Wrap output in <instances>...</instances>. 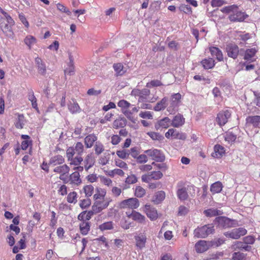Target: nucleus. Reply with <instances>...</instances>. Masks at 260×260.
I'll list each match as a JSON object with an SVG mask.
<instances>
[{
  "label": "nucleus",
  "mask_w": 260,
  "mask_h": 260,
  "mask_svg": "<svg viewBox=\"0 0 260 260\" xmlns=\"http://www.w3.org/2000/svg\"><path fill=\"white\" fill-rule=\"evenodd\" d=\"M204 213L207 217H213L217 215H220L222 214L223 212L216 209L210 208L205 210L204 211Z\"/></svg>",
  "instance_id": "nucleus-26"
},
{
  "label": "nucleus",
  "mask_w": 260,
  "mask_h": 260,
  "mask_svg": "<svg viewBox=\"0 0 260 260\" xmlns=\"http://www.w3.org/2000/svg\"><path fill=\"white\" fill-rule=\"evenodd\" d=\"M227 54L229 57L236 59L239 53V47L235 44L230 43L226 47Z\"/></svg>",
  "instance_id": "nucleus-9"
},
{
  "label": "nucleus",
  "mask_w": 260,
  "mask_h": 260,
  "mask_svg": "<svg viewBox=\"0 0 260 260\" xmlns=\"http://www.w3.org/2000/svg\"><path fill=\"white\" fill-rule=\"evenodd\" d=\"M246 122L247 123L252 124L254 126H257L260 122V116H248L246 118Z\"/></svg>",
  "instance_id": "nucleus-34"
},
{
  "label": "nucleus",
  "mask_w": 260,
  "mask_h": 260,
  "mask_svg": "<svg viewBox=\"0 0 260 260\" xmlns=\"http://www.w3.org/2000/svg\"><path fill=\"white\" fill-rule=\"evenodd\" d=\"M76 153L73 147H69L67 150V157L68 160H72L74 155Z\"/></svg>",
  "instance_id": "nucleus-59"
},
{
  "label": "nucleus",
  "mask_w": 260,
  "mask_h": 260,
  "mask_svg": "<svg viewBox=\"0 0 260 260\" xmlns=\"http://www.w3.org/2000/svg\"><path fill=\"white\" fill-rule=\"evenodd\" d=\"M144 153L152 157V159L157 162H162L165 159V155L160 150L156 149L145 150Z\"/></svg>",
  "instance_id": "nucleus-7"
},
{
  "label": "nucleus",
  "mask_w": 260,
  "mask_h": 260,
  "mask_svg": "<svg viewBox=\"0 0 260 260\" xmlns=\"http://www.w3.org/2000/svg\"><path fill=\"white\" fill-rule=\"evenodd\" d=\"M165 192L164 191H158L154 195L152 201L155 204H159L165 199Z\"/></svg>",
  "instance_id": "nucleus-33"
},
{
  "label": "nucleus",
  "mask_w": 260,
  "mask_h": 260,
  "mask_svg": "<svg viewBox=\"0 0 260 260\" xmlns=\"http://www.w3.org/2000/svg\"><path fill=\"white\" fill-rule=\"evenodd\" d=\"M168 105V98L164 97L159 102H158L154 107V110L156 111H160L164 110Z\"/></svg>",
  "instance_id": "nucleus-19"
},
{
  "label": "nucleus",
  "mask_w": 260,
  "mask_h": 260,
  "mask_svg": "<svg viewBox=\"0 0 260 260\" xmlns=\"http://www.w3.org/2000/svg\"><path fill=\"white\" fill-rule=\"evenodd\" d=\"M231 115H217L216 118V121L217 123L222 126L224 125L228 121V119L230 118Z\"/></svg>",
  "instance_id": "nucleus-36"
},
{
  "label": "nucleus",
  "mask_w": 260,
  "mask_h": 260,
  "mask_svg": "<svg viewBox=\"0 0 260 260\" xmlns=\"http://www.w3.org/2000/svg\"><path fill=\"white\" fill-rule=\"evenodd\" d=\"M214 226L212 224H206L198 227L194 230L193 235L195 237L205 238L210 234L214 232Z\"/></svg>",
  "instance_id": "nucleus-3"
},
{
  "label": "nucleus",
  "mask_w": 260,
  "mask_h": 260,
  "mask_svg": "<svg viewBox=\"0 0 260 260\" xmlns=\"http://www.w3.org/2000/svg\"><path fill=\"white\" fill-rule=\"evenodd\" d=\"M67 201L70 203L75 204L77 202V193L75 191L69 193L67 197Z\"/></svg>",
  "instance_id": "nucleus-46"
},
{
  "label": "nucleus",
  "mask_w": 260,
  "mask_h": 260,
  "mask_svg": "<svg viewBox=\"0 0 260 260\" xmlns=\"http://www.w3.org/2000/svg\"><path fill=\"white\" fill-rule=\"evenodd\" d=\"M169 124L170 119L168 117H165L159 120L155 126L157 129L160 128H166L169 127Z\"/></svg>",
  "instance_id": "nucleus-29"
},
{
  "label": "nucleus",
  "mask_w": 260,
  "mask_h": 260,
  "mask_svg": "<svg viewBox=\"0 0 260 260\" xmlns=\"http://www.w3.org/2000/svg\"><path fill=\"white\" fill-rule=\"evenodd\" d=\"M144 212L148 218L151 220H155L158 217V214L155 208L149 205H146L144 208Z\"/></svg>",
  "instance_id": "nucleus-14"
},
{
  "label": "nucleus",
  "mask_w": 260,
  "mask_h": 260,
  "mask_svg": "<svg viewBox=\"0 0 260 260\" xmlns=\"http://www.w3.org/2000/svg\"><path fill=\"white\" fill-rule=\"evenodd\" d=\"M239 37L241 41L245 42L251 39L252 34L249 32H246L245 31H244L239 35Z\"/></svg>",
  "instance_id": "nucleus-55"
},
{
  "label": "nucleus",
  "mask_w": 260,
  "mask_h": 260,
  "mask_svg": "<svg viewBox=\"0 0 260 260\" xmlns=\"http://www.w3.org/2000/svg\"><path fill=\"white\" fill-rule=\"evenodd\" d=\"M0 13H2L5 20L0 24V29L5 36L11 38L14 35L13 26L15 25V21L12 17L0 7Z\"/></svg>",
  "instance_id": "nucleus-2"
},
{
  "label": "nucleus",
  "mask_w": 260,
  "mask_h": 260,
  "mask_svg": "<svg viewBox=\"0 0 260 260\" xmlns=\"http://www.w3.org/2000/svg\"><path fill=\"white\" fill-rule=\"evenodd\" d=\"M247 230L243 228H239L233 229L232 231L225 232L224 235L226 237L231 238L234 239H238L241 236L246 235Z\"/></svg>",
  "instance_id": "nucleus-6"
},
{
  "label": "nucleus",
  "mask_w": 260,
  "mask_h": 260,
  "mask_svg": "<svg viewBox=\"0 0 260 260\" xmlns=\"http://www.w3.org/2000/svg\"><path fill=\"white\" fill-rule=\"evenodd\" d=\"M80 174L78 172H75L70 176V180L72 184L78 185L81 182V180L80 178Z\"/></svg>",
  "instance_id": "nucleus-32"
},
{
  "label": "nucleus",
  "mask_w": 260,
  "mask_h": 260,
  "mask_svg": "<svg viewBox=\"0 0 260 260\" xmlns=\"http://www.w3.org/2000/svg\"><path fill=\"white\" fill-rule=\"evenodd\" d=\"M69 109L73 113H79L81 111L79 106L76 102L70 103L69 105Z\"/></svg>",
  "instance_id": "nucleus-43"
},
{
  "label": "nucleus",
  "mask_w": 260,
  "mask_h": 260,
  "mask_svg": "<svg viewBox=\"0 0 260 260\" xmlns=\"http://www.w3.org/2000/svg\"><path fill=\"white\" fill-rule=\"evenodd\" d=\"M139 205V200L135 198L123 200L120 204L121 208H128L131 209H136Z\"/></svg>",
  "instance_id": "nucleus-8"
},
{
  "label": "nucleus",
  "mask_w": 260,
  "mask_h": 260,
  "mask_svg": "<svg viewBox=\"0 0 260 260\" xmlns=\"http://www.w3.org/2000/svg\"><path fill=\"white\" fill-rule=\"evenodd\" d=\"M165 136L167 138H169L171 136L174 139L183 140L186 138V136L185 134L180 133L174 128L169 129L168 131L166 133Z\"/></svg>",
  "instance_id": "nucleus-13"
},
{
  "label": "nucleus",
  "mask_w": 260,
  "mask_h": 260,
  "mask_svg": "<svg viewBox=\"0 0 260 260\" xmlns=\"http://www.w3.org/2000/svg\"><path fill=\"white\" fill-rule=\"evenodd\" d=\"M258 52V47L257 46L247 48L244 51L243 59L249 63L254 62L257 59L256 54Z\"/></svg>",
  "instance_id": "nucleus-5"
},
{
  "label": "nucleus",
  "mask_w": 260,
  "mask_h": 260,
  "mask_svg": "<svg viewBox=\"0 0 260 260\" xmlns=\"http://www.w3.org/2000/svg\"><path fill=\"white\" fill-rule=\"evenodd\" d=\"M209 49L211 55L213 57H215L218 61H221L223 60L222 53L218 48L211 46L209 47Z\"/></svg>",
  "instance_id": "nucleus-16"
},
{
  "label": "nucleus",
  "mask_w": 260,
  "mask_h": 260,
  "mask_svg": "<svg viewBox=\"0 0 260 260\" xmlns=\"http://www.w3.org/2000/svg\"><path fill=\"white\" fill-rule=\"evenodd\" d=\"M113 67L117 76H122L126 72L121 63H114Z\"/></svg>",
  "instance_id": "nucleus-27"
},
{
  "label": "nucleus",
  "mask_w": 260,
  "mask_h": 260,
  "mask_svg": "<svg viewBox=\"0 0 260 260\" xmlns=\"http://www.w3.org/2000/svg\"><path fill=\"white\" fill-rule=\"evenodd\" d=\"M234 246L235 249L244 250L247 251H249L251 249V246L245 244L244 241L243 242L240 241L236 242L234 244Z\"/></svg>",
  "instance_id": "nucleus-35"
},
{
  "label": "nucleus",
  "mask_w": 260,
  "mask_h": 260,
  "mask_svg": "<svg viewBox=\"0 0 260 260\" xmlns=\"http://www.w3.org/2000/svg\"><path fill=\"white\" fill-rule=\"evenodd\" d=\"M56 6L57 10L60 12L64 13L68 16H70L71 15V12L70 10L63 4L61 3H58L56 5Z\"/></svg>",
  "instance_id": "nucleus-44"
},
{
  "label": "nucleus",
  "mask_w": 260,
  "mask_h": 260,
  "mask_svg": "<svg viewBox=\"0 0 260 260\" xmlns=\"http://www.w3.org/2000/svg\"><path fill=\"white\" fill-rule=\"evenodd\" d=\"M209 242L211 243L210 244L211 247L213 246L218 247L224 243V240L220 238L215 239L212 241H209Z\"/></svg>",
  "instance_id": "nucleus-57"
},
{
  "label": "nucleus",
  "mask_w": 260,
  "mask_h": 260,
  "mask_svg": "<svg viewBox=\"0 0 260 260\" xmlns=\"http://www.w3.org/2000/svg\"><path fill=\"white\" fill-rule=\"evenodd\" d=\"M116 154L119 157L122 159L127 158L129 155V153L125 150H118L116 152Z\"/></svg>",
  "instance_id": "nucleus-60"
},
{
  "label": "nucleus",
  "mask_w": 260,
  "mask_h": 260,
  "mask_svg": "<svg viewBox=\"0 0 260 260\" xmlns=\"http://www.w3.org/2000/svg\"><path fill=\"white\" fill-rule=\"evenodd\" d=\"M185 122V119L182 115H176L172 120V125L174 127H179L182 125Z\"/></svg>",
  "instance_id": "nucleus-24"
},
{
  "label": "nucleus",
  "mask_w": 260,
  "mask_h": 260,
  "mask_svg": "<svg viewBox=\"0 0 260 260\" xmlns=\"http://www.w3.org/2000/svg\"><path fill=\"white\" fill-rule=\"evenodd\" d=\"M126 214L128 217H131L133 220L140 223H144L145 221V217L135 211H132L131 214H128L127 212Z\"/></svg>",
  "instance_id": "nucleus-20"
},
{
  "label": "nucleus",
  "mask_w": 260,
  "mask_h": 260,
  "mask_svg": "<svg viewBox=\"0 0 260 260\" xmlns=\"http://www.w3.org/2000/svg\"><path fill=\"white\" fill-rule=\"evenodd\" d=\"M97 140V137L93 134L89 135L84 139L85 144L87 148H91L93 143Z\"/></svg>",
  "instance_id": "nucleus-28"
},
{
  "label": "nucleus",
  "mask_w": 260,
  "mask_h": 260,
  "mask_svg": "<svg viewBox=\"0 0 260 260\" xmlns=\"http://www.w3.org/2000/svg\"><path fill=\"white\" fill-rule=\"evenodd\" d=\"M118 106L122 109L123 114H128V111L131 104L125 100H122L119 101Z\"/></svg>",
  "instance_id": "nucleus-23"
},
{
  "label": "nucleus",
  "mask_w": 260,
  "mask_h": 260,
  "mask_svg": "<svg viewBox=\"0 0 260 260\" xmlns=\"http://www.w3.org/2000/svg\"><path fill=\"white\" fill-rule=\"evenodd\" d=\"M91 204V200L87 197V198L81 200L79 204L80 207L82 209H85L89 207Z\"/></svg>",
  "instance_id": "nucleus-53"
},
{
  "label": "nucleus",
  "mask_w": 260,
  "mask_h": 260,
  "mask_svg": "<svg viewBox=\"0 0 260 260\" xmlns=\"http://www.w3.org/2000/svg\"><path fill=\"white\" fill-rule=\"evenodd\" d=\"M84 192L85 194V196L89 198L92 196L94 191V187L91 185H87L83 188Z\"/></svg>",
  "instance_id": "nucleus-42"
},
{
  "label": "nucleus",
  "mask_w": 260,
  "mask_h": 260,
  "mask_svg": "<svg viewBox=\"0 0 260 260\" xmlns=\"http://www.w3.org/2000/svg\"><path fill=\"white\" fill-rule=\"evenodd\" d=\"M222 188V184L219 182L217 181L213 183L210 187V191L213 193H216L220 192Z\"/></svg>",
  "instance_id": "nucleus-37"
},
{
  "label": "nucleus",
  "mask_w": 260,
  "mask_h": 260,
  "mask_svg": "<svg viewBox=\"0 0 260 260\" xmlns=\"http://www.w3.org/2000/svg\"><path fill=\"white\" fill-rule=\"evenodd\" d=\"M113 228L112 221L105 222L99 226V229L101 231L111 230Z\"/></svg>",
  "instance_id": "nucleus-51"
},
{
  "label": "nucleus",
  "mask_w": 260,
  "mask_h": 260,
  "mask_svg": "<svg viewBox=\"0 0 260 260\" xmlns=\"http://www.w3.org/2000/svg\"><path fill=\"white\" fill-rule=\"evenodd\" d=\"M64 162V159L60 155H57L52 157L49 162L48 165L53 166L60 165Z\"/></svg>",
  "instance_id": "nucleus-18"
},
{
  "label": "nucleus",
  "mask_w": 260,
  "mask_h": 260,
  "mask_svg": "<svg viewBox=\"0 0 260 260\" xmlns=\"http://www.w3.org/2000/svg\"><path fill=\"white\" fill-rule=\"evenodd\" d=\"M243 240L245 244H253L255 242V238L252 236H248L245 237Z\"/></svg>",
  "instance_id": "nucleus-64"
},
{
  "label": "nucleus",
  "mask_w": 260,
  "mask_h": 260,
  "mask_svg": "<svg viewBox=\"0 0 260 260\" xmlns=\"http://www.w3.org/2000/svg\"><path fill=\"white\" fill-rule=\"evenodd\" d=\"M74 148L77 154L81 155L83 153L84 146L81 142H77Z\"/></svg>",
  "instance_id": "nucleus-49"
},
{
  "label": "nucleus",
  "mask_w": 260,
  "mask_h": 260,
  "mask_svg": "<svg viewBox=\"0 0 260 260\" xmlns=\"http://www.w3.org/2000/svg\"><path fill=\"white\" fill-rule=\"evenodd\" d=\"M90 229L89 224L88 222L83 221L80 224L81 232L83 235H86Z\"/></svg>",
  "instance_id": "nucleus-40"
},
{
  "label": "nucleus",
  "mask_w": 260,
  "mask_h": 260,
  "mask_svg": "<svg viewBox=\"0 0 260 260\" xmlns=\"http://www.w3.org/2000/svg\"><path fill=\"white\" fill-rule=\"evenodd\" d=\"M218 226L220 228H227L232 226L233 220L224 216H219L215 218Z\"/></svg>",
  "instance_id": "nucleus-12"
},
{
  "label": "nucleus",
  "mask_w": 260,
  "mask_h": 260,
  "mask_svg": "<svg viewBox=\"0 0 260 260\" xmlns=\"http://www.w3.org/2000/svg\"><path fill=\"white\" fill-rule=\"evenodd\" d=\"M84 162L85 164H87L93 166L94 164V158L91 153L88 154L86 156Z\"/></svg>",
  "instance_id": "nucleus-61"
},
{
  "label": "nucleus",
  "mask_w": 260,
  "mask_h": 260,
  "mask_svg": "<svg viewBox=\"0 0 260 260\" xmlns=\"http://www.w3.org/2000/svg\"><path fill=\"white\" fill-rule=\"evenodd\" d=\"M179 9L185 14H191L192 13V9L188 5L182 4L179 7Z\"/></svg>",
  "instance_id": "nucleus-56"
},
{
  "label": "nucleus",
  "mask_w": 260,
  "mask_h": 260,
  "mask_svg": "<svg viewBox=\"0 0 260 260\" xmlns=\"http://www.w3.org/2000/svg\"><path fill=\"white\" fill-rule=\"evenodd\" d=\"M209 241L200 240L195 244L196 251L198 253H203L211 248Z\"/></svg>",
  "instance_id": "nucleus-11"
},
{
  "label": "nucleus",
  "mask_w": 260,
  "mask_h": 260,
  "mask_svg": "<svg viewBox=\"0 0 260 260\" xmlns=\"http://www.w3.org/2000/svg\"><path fill=\"white\" fill-rule=\"evenodd\" d=\"M201 63L205 70L211 69L215 65V60L212 58H208L203 59Z\"/></svg>",
  "instance_id": "nucleus-17"
},
{
  "label": "nucleus",
  "mask_w": 260,
  "mask_h": 260,
  "mask_svg": "<svg viewBox=\"0 0 260 260\" xmlns=\"http://www.w3.org/2000/svg\"><path fill=\"white\" fill-rule=\"evenodd\" d=\"M112 201L110 198H106L102 200L95 201L92 206L94 212H97L98 213L101 212L108 207L110 203Z\"/></svg>",
  "instance_id": "nucleus-4"
},
{
  "label": "nucleus",
  "mask_w": 260,
  "mask_h": 260,
  "mask_svg": "<svg viewBox=\"0 0 260 260\" xmlns=\"http://www.w3.org/2000/svg\"><path fill=\"white\" fill-rule=\"evenodd\" d=\"M135 239L136 241V246L137 247L141 249L145 247L147 241V237L145 235L140 234L135 236Z\"/></svg>",
  "instance_id": "nucleus-15"
},
{
  "label": "nucleus",
  "mask_w": 260,
  "mask_h": 260,
  "mask_svg": "<svg viewBox=\"0 0 260 260\" xmlns=\"http://www.w3.org/2000/svg\"><path fill=\"white\" fill-rule=\"evenodd\" d=\"M138 101L143 102L145 99H147V97L150 94V91L146 88L143 89L140 93Z\"/></svg>",
  "instance_id": "nucleus-41"
},
{
  "label": "nucleus",
  "mask_w": 260,
  "mask_h": 260,
  "mask_svg": "<svg viewBox=\"0 0 260 260\" xmlns=\"http://www.w3.org/2000/svg\"><path fill=\"white\" fill-rule=\"evenodd\" d=\"M70 61L68 64V67L64 70V74L69 75H73L75 72L73 57L71 55L69 56Z\"/></svg>",
  "instance_id": "nucleus-22"
},
{
  "label": "nucleus",
  "mask_w": 260,
  "mask_h": 260,
  "mask_svg": "<svg viewBox=\"0 0 260 260\" xmlns=\"http://www.w3.org/2000/svg\"><path fill=\"white\" fill-rule=\"evenodd\" d=\"M246 254L240 252H234L232 255L233 260H246Z\"/></svg>",
  "instance_id": "nucleus-47"
},
{
  "label": "nucleus",
  "mask_w": 260,
  "mask_h": 260,
  "mask_svg": "<svg viewBox=\"0 0 260 260\" xmlns=\"http://www.w3.org/2000/svg\"><path fill=\"white\" fill-rule=\"evenodd\" d=\"M24 124V117L23 115H18V120L15 123V126L18 128H22Z\"/></svg>",
  "instance_id": "nucleus-50"
},
{
  "label": "nucleus",
  "mask_w": 260,
  "mask_h": 260,
  "mask_svg": "<svg viewBox=\"0 0 260 260\" xmlns=\"http://www.w3.org/2000/svg\"><path fill=\"white\" fill-rule=\"evenodd\" d=\"M24 42L28 48L31 49L32 46L37 43V39L32 36L28 35L24 39Z\"/></svg>",
  "instance_id": "nucleus-31"
},
{
  "label": "nucleus",
  "mask_w": 260,
  "mask_h": 260,
  "mask_svg": "<svg viewBox=\"0 0 260 260\" xmlns=\"http://www.w3.org/2000/svg\"><path fill=\"white\" fill-rule=\"evenodd\" d=\"M214 150V152L212 153V156L216 158H220L225 152L224 148L219 145H215Z\"/></svg>",
  "instance_id": "nucleus-25"
},
{
  "label": "nucleus",
  "mask_w": 260,
  "mask_h": 260,
  "mask_svg": "<svg viewBox=\"0 0 260 260\" xmlns=\"http://www.w3.org/2000/svg\"><path fill=\"white\" fill-rule=\"evenodd\" d=\"M70 170V167L67 165L66 164H63L61 166H58L56 167L53 169V172L58 173L60 174L59 178L63 181H66V179L64 177V176L66 174H68Z\"/></svg>",
  "instance_id": "nucleus-10"
},
{
  "label": "nucleus",
  "mask_w": 260,
  "mask_h": 260,
  "mask_svg": "<svg viewBox=\"0 0 260 260\" xmlns=\"http://www.w3.org/2000/svg\"><path fill=\"white\" fill-rule=\"evenodd\" d=\"M177 194L178 198L183 201L186 200L188 197L187 189L185 187H182L178 189Z\"/></svg>",
  "instance_id": "nucleus-38"
},
{
  "label": "nucleus",
  "mask_w": 260,
  "mask_h": 260,
  "mask_svg": "<svg viewBox=\"0 0 260 260\" xmlns=\"http://www.w3.org/2000/svg\"><path fill=\"white\" fill-rule=\"evenodd\" d=\"M223 13L229 14L228 17L231 22H242L247 17L244 13L238 10V7L233 5L226 6L221 9Z\"/></svg>",
  "instance_id": "nucleus-1"
},
{
  "label": "nucleus",
  "mask_w": 260,
  "mask_h": 260,
  "mask_svg": "<svg viewBox=\"0 0 260 260\" xmlns=\"http://www.w3.org/2000/svg\"><path fill=\"white\" fill-rule=\"evenodd\" d=\"M126 120L124 118H119L115 120L113 122V127L117 128L123 127L126 125Z\"/></svg>",
  "instance_id": "nucleus-39"
},
{
  "label": "nucleus",
  "mask_w": 260,
  "mask_h": 260,
  "mask_svg": "<svg viewBox=\"0 0 260 260\" xmlns=\"http://www.w3.org/2000/svg\"><path fill=\"white\" fill-rule=\"evenodd\" d=\"M152 180H159L163 177V174L159 171L150 172Z\"/></svg>",
  "instance_id": "nucleus-54"
},
{
  "label": "nucleus",
  "mask_w": 260,
  "mask_h": 260,
  "mask_svg": "<svg viewBox=\"0 0 260 260\" xmlns=\"http://www.w3.org/2000/svg\"><path fill=\"white\" fill-rule=\"evenodd\" d=\"M145 190L140 186H136L135 194L138 198H141L145 194Z\"/></svg>",
  "instance_id": "nucleus-48"
},
{
  "label": "nucleus",
  "mask_w": 260,
  "mask_h": 260,
  "mask_svg": "<svg viewBox=\"0 0 260 260\" xmlns=\"http://www.w3.org/2000/svg\"><path fill=\"white\" fill-rule=\"evenodd\" d=\"M162 85V84L160 81L158 80H153L151 81L150 82L147 83L146 84V87L148 88H150L152 87L160 86Z\"/></svg>",
  "instance_id": "nucleus-58"
},
{
  "label": "nucleus",
  "mask_w": 260,
  "mask_h": 260,
  "mask_svg": "<svg viewBox=\"0 0 260 260\" xmlns=\"http://www.w3.org/2000/svg\"><path fill=\"white\" fill-rule=\"evenodd\" d=\"M181 95L179 93L173 94L171 96V105L175 106L180 101Z\"/></svg>",
  "instance_id": "nucleus-45"
},
{
  "label": "nucleus",
  "mask_w": 260,
  "mask_h": 260,
  "mask_svg": "<svg viewBox=\"0 0 260 260\" xmlns=\"http://www.w3.org/2000/svg\"><path fill=\"white\" fill-rule=\"evenodd\" d=\"M94 150L96 154H100L104 150L103 145L99 142H96L94 145Z\"/></svg>",
  "instance_id": "nucleus-52"
},
{
  "label": "nucleus",
  "mask_w": 260,
  "mask_h": 260,
  "mask_svg": "<svg viewBox=\"0 0 260 260\" xmlns=\"http://www.w3.org/2000/svg\"><path fill=\"white\" fill-rule=\"evenodd\" d=\"M189 211L188 209L184 206H180L178 209V215L179 216H183L186 215Z\"/></svg>",
  "instance_id": "nucleus-63"
},
{
  "label": "nucleus",
  "mask_w": 260,
  "mask_h": 260,
  "mask_svg": "<svg viewBox=\"0 0 260 260\" xmlns=\"http://www.w3.org/2000/svg\"><path fill=\"white\" fill-rule=\"evenodd\" d=\"M106 194V191L105 189L97 187L95 189V193L93 195V200L95 201L104 199Z\"/></svg>",
  "instance_id": "nucleus-21"
},
{
  "label": "nucleus",
  "mask_w": 260,
  "mask_h": 260,
  "mask_svg": "<svg viewBox=\"0 0 260 260\" xmlns=\"http://www.w3.org/2000/svg\"><path fill=\"white\" fill-rule=\"evenodd\" d=\"M137 162L139 164H144L148 161V157L145 154H141L137 157Z\"/></svg>",
  "instance_id": "nucleus-62"
},
{
  "label": "nucleus",
  "mask_w": 260,
  "mask_h": 260,
  "mask_svg": "<svg viewBox=\"0 0 260 260\" xmlns=\"http://www.w3.org/2000/svg\"><path fill=\"white\" fill-rule=\"evenodd\" d=\"M28 99L29 101L31 102L32 107L34 108L37 112H39V111L38 107L37 100L35 96L34 93L32 91H31L29 92Z\"/></svg>",
  "instance_id": "nucleus-30"
}]
</instances>
